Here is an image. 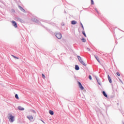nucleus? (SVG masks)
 <instances>
[{"label": "nucleus", "instance_id": "nucleus-6", "mask_svg": "<svg viewBox=\"0 0 124 124\" xmlns=\"http://www.w3.org/2000/svg\"><path fill=\"white\" fill-rule=\"evenodd\" d=\"M78 85H79V88L80 89V90H84V87H83V86H82L81 82H78Z\"/></svg>", "mask_w": 124, "mask_h": 124}, {"label": "nucleus", "instance_id": "nucleus-16", "mask_svg": "<svg viewBox=\"0 0 124 124\" xmlns=\"http://www.w3.org/2000/svg\"><path fill=\"white\" fill-rule=\"evenodd\" d=\"M12 57H13V58H14L15 59H16L17 60H19V58L14 56V55H12Z\"/></svg>", "mask_w": 124, "mask_h": 124}, {"label": "nucleus", "instance_id": "nucleus-13", "mask_svg": "<svg viewBox=\"0 0 124 124\" xmlns=\"http://www.w3.org/2000/svg\"><path fill=\"white\" fill-rule=\"evenodd\" d=\"M75 69L76 70H79V66L78 65H76Z\"/></svg>", "mask_w": 124, "mask_h": 124}, {"label": "nucleus", "instance_id": "nucleus-24", "mask_svg": "<svg viewBox=\"0 0 124 124\" xmlns=\"http://www.w3.org/2000/svg\"><path fill=\"white\" fill-rule=\"evenodd\" d=\"M116 74H117V76H120V73L117 72V73H116Z\"/></svg>", "mask_w": 124, "mask_h": 124}, {"label": "nucleus", "instance_id": "nucleus-25", "mask_svg": "<svg viewBox=\"0 0 124 124\" xmlns=\"http://www.w3.org/2000/svg\"><path fill=\"white\" fill-rule=\"evenodd\" d=\"M87 50H88L89 52H90V51H91V49H90L89 47H88V48H87Z\"/></svg>", "mask_w": 124, "mask_h": 124}, {"label": "nucleus", "instance_id": "nucleus-3", "mask_svg": "<svg viewBox=\"0 0 124 124\" xmlns=\"http://www.w3.org/2000/svg\"><path fill=\"white\" fill-rule=\"evenodd\" d=\"M10 122L13 123L14 122V116L12 114H10V118H9Z\"/></svg>", "mask_w": 124, "mask_h": 124}, {"label": "nucleus", "instance_id": "nucleus-10", "mask_svg": "<svg viewBox=\"0 0 124 124\" xmlns=\"http://www.w3.org/2000/svg\"><path fill=\"white\" fill-rule=\"evenodd\" d=\"M18 109H19L20 111H23V110H25V108H22V107H18Z\"/></svg>", "mask_w": 124, "mask_h": 124}, {"label": "nucleus", "instance_id": "nucleus-27", "mask_svg": "<svg viewBox=\"0 0 124 124\" xmlns=\"http://www.w3.org/2000/svg\"><path fill=\"white\" fill-rule=\"evenodd\" d=\"M97 82H98V79H97Z\"/></svg>", "mask_w": 124, "mask_h": 124}, {"label": "nucleus", "instance_id": "nucleus-14", "mask_svg": "<svg viewBox=\"0 0 124 124\" xmlns=\"http://www.w3.org/2000/svg\"><path fill=\"white\" fill-rule=\"evenodd\" d=\"M49 113L50 115H54V111H53L52 110H49Z\"/></svg>", "mask_w": 124, "mask_h": 124}, {"label": "nucleus", "instance_id": "nucleus-22", "mask_svg": "<svg viewBox=\"0 0 124 124\" xmlns=\"http://www.w3.org/2000/svg\"><path fill=\"white\" fill-rule=\"evenodd\" d=\"M89 78L90 80H92V76L91 75L89 76Z\"/></svg>", "mask_w": 124, "mask_h": 124}, {"label": "nucleus", "instance_id": "nucleus-26", "mask_svg": "<svg viewBox=\"0 0 124 124\" xmlns=\"http://www.w3.org/2000/svg\"><path fill=\"white\" fill-rule=\"evenodd\" d=\"M12 12H15V10H14V9H12Z\"/></svg>", "mask_w": 124, "mask_h": 124}, {"label": "nucleus", "instance_id": "nucleus-8", "mask_svg": "<svg viewBox=\"0 0 124 124\" xmlns=\"http://www.w3.org/2000/svg\"><path fill=\"white\" fill-rule=\"evenodd\" d=\"M72 25H76L77 24V22L75 20H73L71 21Z\"/></svg>", "mask_w": 124, "mask_h": 124}, {"label": "nucleus", "instance_id": "nucleus-4", "mask_svg": "<svg viewBox=\"0 0 124 124\" xmlns=\"http://www.w3.org/2000/svg\"><path fill=\"white\" fill-rule=\"evenodd\" d=\"M55 35L56 37L58 38V39H61V38L62 37V33H57L55 34Z\"/></svg>", "mask_w": 124, "mask_h": 124}, {"label": "nucleus", "instance_id": "nucleus-7", "mask_svg": "<svg viewBox=\"0 0 124 124\" xmlns=\"http://www.w3.org/2000/svg\"><path fill=\"white\" fill-rule=\"evenodd\" d=\"M12 23L13 24V26H14V27H15V28H17V23H16V22H15L14 21H12Z\"/></svg>", "mask_w": 124, "mask_h": 124}, {"label": "nucleus", "instance_id": "nucleus-23", "mask_svg": "<svg viewBox=\"0 0 124 124\" xmlns=\"http://www.w3.org/2000/svg\"><path fill=\"white\" fill-rule=\"evenodd\" d=\"M80 25L81 26V28L83 29V30H84V26H83V24L80 23Z\"/></svg>", "mask_w": 124, "mask_h": 124}, {"label": "nucleus", "instance_id": "nucleus-11", "mask_svg": "<svg viewBox=\"0 0 124 124\" xmlns=\"http://www.w3.org/2000/svg\"><path fill=\"white\" fill-rule=\"evenodd\" d=\"M103 94L104 95V96H105V97H108L107 94H106V93H105L104 91H103Z\"/></svg>", "mask_w": 124, "mask_h": 124}, {"label": "nucleus", "instance_id": "nucleus-2", "mask_svg": "<svg viewBox=\"0 0 124 124\" xmlns=\"http://www.w3.org/2000/svg\"><path fill=\"white\" fill-rule=\"evenodd\" d=\"M27 118L31 122H33V121H34V119H33V116H32V115L27 116Z\"/></svg>", "mask_w": 124, "mask_h": 124}, {"label": "nucleus", "instance_id": "nucleus-9", "mask_svg": "<svg viewBox=\"0 0 124 124\" xmlns=\"http://www.w3.org/2000/svg\"><path fill=\"white\" fill-rule=\"evenodd\" d=\"M108 78L109 83H112V80H111V78H110V76H109V75H108Z\"/></svg>", "mask_w": 124, "mask_h": 124}, {"label": "nucleus", "instance_id": "nucleus-12", "mask_svg": "<svg viewBox=\"0 0 124 124\" xmlns=\"http://www.w3.org/2000/svg\"><path fill=\"white\" fill-rule=\"evenodd\" d=\"M96 60L98 62H100V61H99V58H98V57H96V56H94Z\"/></svg>", "mask_w": 124, "mask_h": 124}, {"label": "nucleus", "instance_id": "nucleus-17", "mask_svg": "<svg viewBox=\"0 0 124 124\" xmlns=\"http://www.w3.org/2000/svg\"><path fill=\"white\" fill-rule=\"evenodd\" d=\"M15 97L16 98V99H19V97L18 96V94H16L15 95Z\"/></svg>", "mask_w": 124, "mask_h": 124}, {"label": "nucleus", "instance_id": "nucleus-15", "mask_svg": "<svg viewBox=\"0 0 124 124\" xmlns=\"http://www.w3.org/2000/svg\"><path fill=\"white\" fill-rule=\"evenodd\" d=\"M82 34L84 35L85 37H87V35H86V33H85V31H82Z\"/></svg>", "mask_w": 124, "mask_h": 124}, {"label": "nucleus", "instance_id": "nucleus-18", "mask_svg": "<svg viewBox=\"0 0 124 124\" xmlns=\"http://www.w3.org/2000/svg\"><path fill=\"white\" fill-rule=\"evenodd\" d=\"M81 41L82 42H86V39H85V38H82Z\"/></svg>", "mask_w": 124, "mask_h": 124}, {"label": "nucleus", "instance_id": "nucleus-20", "mask_svg": "<svg viewBox=\"0 0 124 124\" xmlns=\"http://www.w3.org/2000/svg\"><path fill=\"white\" fill-rule=\"evenodd\" d=\"M95 10L96 12L98 14H99V12H98V11H97V9L95 8Z\"/></svg>", "mask_w": 124, "mask_h": 124}, {"label": "nucleus", "instance_id": "nucleus-19", "mask_svg": "<svg viewBox=\"0 0 124 124\" xmlns=\"http://www.w3.org/2000/svg\"><path fill=\"white\" fill-rule=\"evenodd\" d=\"M42 76L44 79H45L46 77H45V75H44V74H42Z\"/></svg>", "mask_w": 124, "mask_h": 124}, {"label": "nucleus", "instance_id": "nucleus-1", "mask_svg": "<svg viewBox=\"0 0 124 124\" xmlns=\"http://www.w3.org/2000/svg\"><path fill=\"white\" fill-rule=\"evenodd\" d=\"M78 59L80 62V63L82 64L83 65H84V66H86V63H85V62H83V61L82 60V59H81V57H80L79 56H78Z\"/></svg>", "mask_w": 124, "mask_h": 124}, {"label": "nucleus", "instance_id": "nucleus-5", "mask_svg": "<svg viewBox=\"0 0 124 124\" xmlns=\"http://www.w3.org/2000/svg\"><path fill=\"white\" fill-rule=\"evenodd\" d=\"M18 8L19 9H20V10H21V11H22V12H24V13H26V10H25V9L22 7V6L18 5Z\"/></svg>", "mask_w": 124, "mask_h": 124}, {"label": "nucleus", "instance_id": "nucleus-21", "mask_svg": "<svg viewBox=\"0 0 124 124\" xmlns=\"http://www.w3.org/2000/svg\"><path fill=\"white\" fill-rule=\"evenodd\" d=\"M91 0V4H94V3L93 2V0Z\"/></svg>", "mask_w": 124, "mask_h": 124}]
</instances>
